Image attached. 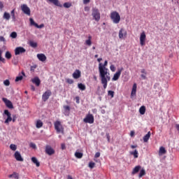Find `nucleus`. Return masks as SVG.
Instances as JSON below:
<instances>
[{"instance_id":"1","label":"nucleus","mask_w":179,"mask_h":179,"mask_svg":"<svg viewBox=\"0 0 179 179\" xmlns=\"http://www.w3.org/2000/svg\"><path fill=\"white\" fill-rule=\"evenodd\" d=\"M108 64V62L106 60L103 64L101 63L99 64V78H101V83L103 85V89H107V83L111 80L108 69L106 67Z\"/></svg>"},{"instance_id":"2","label":"nucleus","mask_w":179,"mask_h":179,"mask_svg":"<svg viewBox=\"0 0 179 179\" xmlns=\"http://www.w3.org/2000/svg\"><path fill=\"white\" fill-rule=\"evenodd\" d=\"M4 114L5 115L7 116V118L4 121V124H6V125H9V123L11 121H13V122H15L16 119L17 118V117H16V115H13V118H12V114H10V111L8 110H4Z\"/></svg>"},{"instance_id":"3","label":"nucleus","mask_w":179,"mask_h":179,"mask_svg":"<svg viewBox=\"0 0 179 179\" xmlns=\"http://www.w3.org/2000/svg\"><path fill=\"white\" fill-rule=\"evenodd\" d=\"M110 19L115 24H118L121 20V16L117 11H113L110 13Z\"/></svg>"},{"instance_id":"4","label":"nucleus","mask_w":179,"mask_h":179,"mask_svg":"<svg viewBox=\"0 0 179 179\" xmlns=\"http://www.w3.org/2000/svg\"><path fill=\"white\" fill-rule=\"evenodd\" d=\"M92 12V16L93 17L94 20H95L96 22H99L101 17L99 8H93Z\"/></svg>"},{"instance_id":"5","label":"nucleus","mask_w":179,"mask_h":179,"mask_svg":"<svg viewBox=\"0 0 179 179\" xmlns=\"http://www.w3.org/2000/svg\"><path fill=\"white\" fill-rule=\"evenodd\" d=\"M83 122H85V124H93V122H94V117L93 115L88 113L85 118L83 119Z\"/></svg>"},{"instance_id":"6","label":"nucleus","mask_w":179,"mask_h":179,"mask_svg":"<svg viewBox=\"0 0 179 179\" xmlns=\"http://www.w3.org/2000/svg\"><path fill=\"white\" fill-rule=\"evenodd\" d=\"M55 129L59 134L64 131V129H62V124H61V122L59 121H56L55 122Z\"/></svg>"},{"instance_id":"7","label":"nucleus","mask_w":179,"mask_h":179,"mask_svg":"<svg viewBox=\"0 0 179 179\" xmlns=\"http://www.w3.org/2000/svg\"><path fill=\"white\" fill-rule=\"evenodd\" d=\"M124 71V67H121L117 69V71L114 74L112 80H118L120 79V76H121V72Z\"/></svg>"},{"instance_id":"8","label":"nucleus","mask_w":179,"mask_h":179,"mask_svg":"<svg viewBox=\"0 0 179 179\" xmlns=\"http://www.w3.org/2000/svg\"><path fill=\"white\" fill-rule=\"evenodd\" d=\"M145 41H146V34L145 33V31H143L140 36V44L141 47H143V45H145Z\"/></svg>"},{"instance_id":"9","label":"nucleus","mask_w":179,"mask_h":179,"mask_svg":"<svg viewBox=\"0 0 179 179\" xmlns=\"http://www.w3.org/2000/svg\"><path fill=\"white\" fill-rule=\"evenodd\" d=\"M51 94H52V92L50 90L45 92L42 95L43 101H47L48 99H50V96H51Z\"/></svg>"},{"instance_id":"10","label":"nucleus","mask_w":179,"mask_h":179,"mask_svg":"<svg viewBox=\"0 0 179 179\" xmlns=\"http://www.w3.org/2000/svg\"><path fill=\"white\" fill-rule=\"evenodd\" d=\"M21 9L25 15L30 16V8H29V6H27L26 4H22L21 6Z\"/></svg>"},{"instance_id":"11","label":"nucleus","mask_w":179,"mask_h":179,"mask_svg":"<svg viewBox=\"0 0 179 179\" xmlns=\"http://www.w3.org/2000/svg\"><path fill=\"white\" fill-rule=\"evenodd\" d=\"M26 52V49L23 47H17L15 49V55H20V54H24Z\"/></svg>"},{"instance_id":"12","label":"nucleus","mask_w":179,"mask_h":179,"mask_svg":"<svg viewBox=\"0 0 179 179\" xmlns=\"http://www.w3.org/2000/svg\"><path fill=\"white\" fill-rule=\"evenodd\" d=\"M45 152L49 156H52V155H54V153H55V150H54L50 145L45 146Z\"/></svg>"},{"instance_id":"13","label":"nucleus","mask_w":179,"mask_h":179,"mask_svg":"<svg viewBox=\"0 0 179 179\" xmlns=\"http://www.w3.org/2000/svg\"><path fill=\"white\" fill-rule=\"evenodd\" d=\"M3 101L5 103L8 108H13V103H12V101H10L6 98H3Z\"/></svg>"},{"instance_id":"14","label":"nucleus","mask_w":179,"mask_h":179,"mask_svg":"<svg viewBox=\"0 0 179 179\" xmlns=\"http://www.w3.org/2000/svg\"><path fill=\"white\" fill-rule=\"evenodd\" d=\"M127 37V31L124 29H120L119 31V38L122 39Z\"/></svg>"},{"instance_id":"15","label":"nucleus","mask_w":179,"mask_h":179,"mask_svg":"<svg viewBox=\"0 0 179 179\" xmlns=\"http://www.w3.org/2000/svg\"><path fill=\"white\" fill-rule=\"evenodd\" d=\"M15 159L17 162H23V157H22V155H20V152L19 151H16L14 154Z\"/></svg>"},{"instance_id":"16","label":"nucleus","mask_w":179,"mask_h":179,"mask_svg":"<svg viewBox=\"0 0 179 179\" xmlns=\"http://www.w3.org/2000/svg\"><path fill=\"white\" fill-rule=\"evenodd\" d=\"M48 2H50V3H53L55 6H59V8H62V4L59 2V0H47Z\"/></svg>"},{"instance_id":"17","label":"nucleus","mask_w":179,"mask_h":179,"mask_svg":"<svg viewBox=\"0 0 179 179\" xmlns=\"http://www.w3.org/2000/svg\"><path fill=\"white\" fill-rule=\"evenodd\" d=\"M37 58H38V59H39V61H41V62H44L47 59V57L45 56V55H44L43 53L38 54L37 55Z\"/></svg>"},{"instance_id":"18","label":"nucleus","mask_w":179,"mask_h":179,"mask_svg":"<svg viewBox=\"0 0 179 179\" xmlns=\"http://www.w3.org/2000/svg\"><path fill=\"white\" fill-rule=\"evenodd\" d=\"M81 76V73L79 70L76 69L74 73H73V78L74 79H79Z\"/></svg>"},{"instance_id":"19","label":"nucleus","mask_w":179,"mask_h":179,"mask_svg":"<svg viewBox=\"0 0 179 179\" xmlns=\"http://www.w3.org/2000/svg\"><path fill=\"white\" fill-rule=\"evenodd\" d=\"M32 83L36 84V86H40V83H41V80L38 77H35L31 80Z\"/></svg>"},{"instance_id":"20","label":"nucleus","mask_w":179,"mask_h":179,"mask_svg":"<svg viewBox=\"0 0 179 179\" xmlns=\"http://www.w3.org/2000/svg\"><path fill=\"white\" fill-rule=\"evenodd\" d=\"M141 169H142V166H141V165L135 166L132 171V174H137V173H139Z\"/></svg>"},{"instance_id":"21","label":"nucleus","mask_w":179,"mask_h":179,"mask_svg":"<svg viewBox=\"0 0 179 179\" xmlns=\"http://www.w3.org/2000/svg\"><path fill=\"white\" fill-rule=\"evenodd\" d=\"M134 96H136V84L134 83L132 87L131 97H134Z\"/></svg>"},{"instance_id":"22","label":"nucleus","mask_w":179,"mask_h":179,"mask_svg":"<svg viewBox=\"0 0 179 179\" xmlns=\"http://www.w3.org/2000/svg\"><path fill=\"white\" fill-rule=\"evenodd\" d=\"M31 162L34 163V164H36V167H40V162L36 157H31Z\"/></svg>"},{"instance_id":"23","label":"nucleus","mask_w":179,"mask_h":179,"mask_svg":"<svg viewBox=\"0 0 179 179\" xmlns=\"http://www.w3.org/2000/svg\"><path fill=\"white\" fill-rule=\"evenodd\" d=\"M8 178H15L19 179V173L13 172V174L8 176Z\"/></svg>"},{"instance_id":"24","label":"nucleus","mask_w":179,"mask_h":179,"mask_svg":"<svg viewBox=\"0 0 179 179\" xmlns=\"http://www.w3.org/2000/svg\"><path fill=\"white\" fill-rule=\"evenodd\" d=\"M143 176H146V171H145V169H141L140 173L138 174L139 178H141V177H143Z\"/></svg>"},{"instance_id":"25","label":"nucleus","mask_w":179,"mask_h":179,"mask_svg":"<svg viewBox=\"0 0 179 179\" xmlns=\"http://www.w3.org/2000/svg\"><path fill=\"white\" fill-rule=\"evenodd\" d=\"M150 131H148V134L143 138V142H148V141H149V138H150Z\"/></svg>"},{"instance_id":"26","label":"nucleus","mask_w":179,"mask_h":179,"mask_svg":"<svg viewBox=\"0 0 179 179\" xmlns=\"http://www.w3.org/2000/svg\"><path fill=\"white\" fill-rule=\"evenodd\" d=\"M139 113L141 115H143L145 114V113H146V108L145 106H141L139 108Z\"/></svg>"},{"instance_id":"27","label":"nucleus","mask_w":179,"mask_h":179,"mask_svg":"<svg viewBox=\"0 0 179 179\" xmlns=\"http://www.w3.org/2000/svg\"><path fill=\"white\" fill-rule=\"evenodd\" d=\"M130 155H133L134 159H138V150H135L134 151H131L130 152Z\"/></svg>"},{"instance_id":"28","label":"nucleus","mask_w":179,"mask_h":179,"mask_svg":"<svg viewBox=\"0 0 179 179\" xmlns=\"http://www.w3.org/2000/svg\"><path fill=\"white\" fill-rule=\"evenodd\" d=\"M64 111H65V115H69V111H71V107H69V106H64Z\"/></svg>"},{"instance_id":"29","label":"nucleus","mask_w":179,"mask_h":179,"mask_svg":"<svg viewBox=\"0 0 179 179\" xmlns=\"http://www.w3.org/2000/svg\"><path fill=\"white\" fill-rule=\"evenodd\" d=\"M78 87L80 89V90H86V85L83 83H78Z\"/></svg>"},{"instance_id":"30","label":"nucleus","mask_w":179,"mask_h":179,"mask_svg":"<svg viewBox=\"0 0 179 179\" xmlns=\"http://www.w3.org/2000/svg\"><path fill=\"white\" fill-rule=\"evenodd\" d=\"M75 156H76V157H77V159H82V157H83V153L79 152H76Z\"/></svg>"},{"instance_id":"31","label":"nucleus","mask_w":179,"mask_h":179,"mask_svg":"<svg viewBox=\"0 0 179 179\" xmlns=\"http://www.w3.org/2000/svg\"><path fill=\"white\" fill-rule=\"evenodd\" d=\"M3 17V19H6V20H9V19H10V14H9V13L5 12Z\"/></svg>"},{"instance_id":"32","label":"nucleus","mask_w":179,"mask_h":179,"mask_svg":"<svg viewBox=\"0 0 179 179\" xmlns=\"http://www.w3.org/2000/svg\"><path fill=\"white\" fill-rule=\"evenodd\" d=\"M85 44L89 46L92 45V36H88V39L85 41Z\"/></svg>"},{"instance_id":"33","label":"nucleus","mask_w":179,"mask_h":179,"mask_svg":"<svg viewBox=\"0 0 179 179\" xmlns=\"http://www.w3.org/2000/svg\"><path fill=\"white\" fill-rule=\"evenodd\" d=\"M36 128H41L43 127V122L40 120L36 121Z\"/></svg>"},{"instance_id":"34","label":"nucleus","mask_w":179,"mask_h":179,"mask_svg":"<svg viewBox=\"0 0 179 179\" xmlns=\"http://www.w3.org/2000/svg\"><path fill=\"white\" fill-rule=\"evenodd\" d=\"M5 57L6 59H10V58H12V54H10V52L7 51L6 52Z\"/></svg>"},{"instance_id":"35","label":"nucleus","mask_w":179,"mask_h":179,"mask_svg":"<svg viewBox=\"0 0 179 179\" xmlns=\"http://www.w3.org/2000/svg\"><path fill=\"white\" fill-rule=\"evenodd\" d=\"M166 148L164 147H160L159 148V154L160 155H166Z\"/></svg>"},{"instance_id":"36","label":"nucleus","mask_w":179,"mask_h":179,"mask_svg":"<svg viewBox=\"0 0 179 179\" xmlns=\"http://www.w3.org/2000/svg\"><path fill=\"white\" fill-rule=\"evenodd\" d=\"M10 15H11V17L13 19V22H16V17L15 16V9H13L11 12H10Z\"/></svg>"},{"instance_id":"37","label":"nucleus","mask_w":179,"mask_h":179,"mask_svg":"<svg viewBox=\"0 0 179 179\" xmlns=\"http://www.w3.org/2000/svg\"><path fill=\"white\" fill-rule=\"evenodd\" d=\"M2 50L0 49V62H3V64H5V58L2 57Z\"/></svg>"},{"instance_id":"38","label":"nucleus","mask_w":179,"mask_h":179,"mask_svg":"<svg viewBox=\"0 0 179 179\" xmlns=\"http://www.w3.org/2000/svg\"><path fill=\"white\" fill-rule=\"evenodd\" d=\"M64 8H71V6H72V3H69V2H66L63 4Z\"/></svg>"},{"instance_id":"39","label":"nucleus","mask_w":179,"mask_h":179,"mask_svg":"<svg viewBox=\"0 0 179 179\" xmlns=\"http://www.w3.org/2000/svg\"><path fill=\"white\" fill-rule=\"evenodd\" d=\"M29 22H30V25L31 26H35V27H36L37 23H36L34 22V20H33V18H29Z\"/></svg>"},{"instance_id":"40","label":"nucleus","mask_w":179,"mask_h":179,"mask_svg":"<svg viewBox=\"0 0 179 179\" xmlns=\"http://www.w3.org/2000/svg\"><path fill=\"white\" fill-rule=\"evenodd\" d=\"M29 45L31 47H33V48H36V47H37V43L33 42V41H30L29 42Z\"/></svg>"},{"instance_id":"41","label":"nucleus","mask_w":179,"mask_h":179,"mask_svg":"<svg viewBox=\"0 0 179 179\" xmlns=\"http://www.w3.org/2000/svg\"><path fill=\"white\" fill-rule=\"evenodd\" d=\"M10 149H11V150L15 151L17 149V146H16V145H15V144H10Z\"/></svg>"},{"instance_id":"42","label":"nucleus","mask_w":179,"mask_h":179,"mask_svg":"<svg viewBox=\"0 0 179 179\" xmlns=\"http://www.w3.org/2000/svg\"><path fill=\"white\" fill-rule=\"evenodd\" d=\"M22 80H23V76H19L16 77L15 82H19Z\"/></svg>"},{"instance_id":"43","label":"nucleus","mask_w":179,"mask_h":179,"mask_svg":"<svg viewBox=\"0 0 179 179\" xmlns=\"http://www.w3.org/2000/svg\"><path fill=\"white\" fill-rule=\"evenodd\" d=\"M10 36L12 38H16L17 37V34L16 32H12Z\"/></svg>"},{"instance_id":"44","label":"nucleus","mask_w":179,"mask_h":179,"mask_svg":"<svg viewBox=\"0 0 179 179\" xmlns=\"http://www.w3.org/2000/svg\"><path fill=\"white\" fill-rule=\"evenodd\" d=\"M96 164L93 162H91L89 163V167L90 169H94Z\"/></svg>"},{"instance_id":"45","label":"nucleus","mask_w":179,"mask_h":179,"mask_svg":"<svg viewBox=\"0 0 179 179\" xmlns=\"http://www.w3.org/2000/svg\"><path fill=\"white\" fill-rule=\"evenodd\" d=\"M108 95L110 96L112 98L114 97V91L109 90L108 92Z\"/></svg>"},{"instance_id":"46","label":"nucleus","mask_w":179,"mask_h":179,"mask_svg":"<svg viewBox=\"0 0 179 179\" xmlns=\"http://www.w3.org/2000/svg\"><path fill=\"white\" fill-rule=\"evenodd\" d=\"M3 85L5 86H9V85H10V82L9 81V80H6L3 81Z\"/></svg>"},{"instance_id":"47","label":"nucleus","mask_w":179,"mask_h":179,"mask_svg":"<svg viewBox=\"0 0 179 179\" xmlns=\"http://www.w3.org/2000/svg\"><path fill=\"white\" fill-rule=\"evenodd\" d=\"M110 71H112V72H115V66H114V64H111L110 66Z\"/></svg>"},{"instance_id":"48","label":"nucleus","mask_w":179,"mask_h":179,"mask_svg":"<svg viewBox=\"0 0 179 179\" xmlns=\"http://www.w3.org/2000/svg\"><path fill=\"white\" fill-rule=\"evenodd\" d=\"M66 82H67V83H69V85H72V83H73V80L70 79V78H67L66 80Z\"/></svg>"},{"instance_id":"49","label":"nucleus","mask_w":179,"mask_h":179,"mask_svg":"<svg viewBox=\"0 0 179 179\" xmlns=\"http://www.w3.org/2000/svg\"><path fill=\"white\" fill-rule=\"evenodd\" d=\"M36 27L37 29H43V27H44V24H40V25H38V24H36Z\"/></svg>"},{"instance_id":"50","label":"nucleus","mask_w":179,"mask_h":179,"mask_svg":"<svg viewBox=\"0 0 179 179\" xmlns=\"http://www.w3.org/2000/svg\"><path fill=\"white\" fill-rule=\"evenodd\" d=\"M29 146L30 148H32V149H36V148H37L36 145L34 144V143H31L29 144Z\"/></svg>"},{"instance_id":"51","label":"nucleus","mask_w":179,"mask_h":179,"mask_svg":"<svg viewBox=\"0 0 179 179\" xmlns=\"http://www.w3.org/2000/svg\"><path fill=\"white\" fill-rule=\"evenodd\" d=\"M61 149L62 150H65L66 149V146L65 145V143H62Z\"/></svg>"},{"instance_id":"52","label":"nucleus","mask_w":179,"mask_h":179,"mask_svg":"<svg viewBox=\"0 0 179 179\" xmlns=\"http://www.w3.org/2000/svg\"><path fill=\"white\" fill-rule=\"evenodd\" d=\"M94 157L96 158V159H97L98 157H100V152H96V154H95V155H94Z\"/></svg>"},{"instance_id":"53","label":"nucleus","mask_w":179,"mask_h":179,"mask_svg":"<svg viewBox=\"0 0 179 179\" xmlns=\"http://www.w3.org/2000/svg\"><path fill=\"white\" fill-rule=\"evenodd\" d=\"M0 9L2 10L3 9V2L0 1Z\"/></svg>"},{"instance_id":"54","label":"nucleus","mask_w":179,"mask_h":179,"mask_svg":"<svg viewBox=\"0 0 179 179\" xmlns=\"http://www.w3.org/2000/svg\"><path fill=\"white\" fill-rule=\"evenodd\" d=\"M76 100L77 104H79V103H80V98H79V96H76Z\"/></svg>"},{"instance_id":"55","label":"nucleus","mask_w":179,"mask_h":179,"mask_svg":"<svg viewBox=\"0 0 179 179\" xmlns=\"http://www.w3.org/2000/svg\"><path fill=\"white\" fill-rule=\"evenodd\" d=\"M106 138H107L108 142H110V134L108 133L106 134Z\"/></svg>"},{"instance_id":"56","label":"nucleus","mask_w":179,"mask_h":179,"mask_svg":"<svg viewBox=\"0 0 179 179\" xmlns=\"http://www.w3.org/2000/svg\"><path fill=\"white\" fill-rule=\"evenodd\" d=\"M89 2H90V0H83V3H84L85 5L89 3Z\"/></svg>"},{"instance_id":"57","label":"nucleus","mask_w":179,"mask_h":179,"mask_svg":"<svg viewBox=\"0 0 179 179\" xmlns=\"http://www.w3.org/2000/svg\"><path fill=\"white\" fill-rule=\"evenodd\" d=\"M141 73L145 74V75H146V73H147L146 70H145V69H141Z\"/></svg>"},{"instance_id":"58","label":"nucleus","mask_w":179,"mask_h":179,"mask_svg":"<svg viewBox=\"0 0 179 179\" xmlns=\"http://www.w3.org/2000/svg\"><path fill=\"white\" fill-rule=\"evenodd\" d=\"M141 77L142 78V79L145 80L146 79V74H141Z\"/></svg>"},{"instance_id":"59","label":"nucleus","mask_w":179,"mask_h":179,"mask_svg":"<svg viewBox=\"0 0 179 179\" xmlns=\"http://www.w3.org/2000/svg\"><path fill=\"white\" fill-rule=\"evenodd\" d=\"M0 41H5V38L3 36H0Z\"/></svg>"},{"instance_id":"60","label":"nucleus","mask_w":179,"mask_h":179,"mask_svg":"<svg viewBox=\"0 0 179 179\" xmlns=\"http://www.w3.org/2000/svg\"><path fill=\"white\" fill-rule=\"evenodd\" d=\"M131 149H135L136 148H138L137 145H131Z\"/></svg>"},{"instance_id":"61","label":"nucleus","mask_w":179,"mask_h":179,"mask_svg":"<svg viewBox=\"0 0 179 179\" xmlns=\"http://www.w3.org/2000/svg\"><path fill=\"white\" fill-rule=\"evenodd\" d=\"M31 90H33V92H34V90H36V87H34V85H31Z\"/></svg>"},{"instance_id":"62","label":"nucleus","mask_w":179,"mask_h":179,"mask_svg":"<svg viewBox=\"0 0 179 179\" xmlns=\"http://www.w3.org/2000/svg\"><path fill=\"white\" fill-rule=\"evenodd\" d=\"M130 135L131 136H134L135 135V132L134 131H131Z\"/></svg>"},{"instance_id":"63","label":"nucleus","mask_w":179,"mask_h":179,"mask_svg":"<svg viewBox=\"0 0 179 179\" xmlns=\"http://www.w3.org/2000/svg\"><path fill=\"white\" fill-rule=\"evenodd\" d=\"M13 64L14 65H17V62H16V60H13Z\"/></svg>"},{"instance_id":"64","label":"nucleus","mask_w":179,"mask_h":179,"mask_svg":"<svg viewBox=\"0 0 179 179\" xmlns=\"http://www.w3.org/2000/svg\"><path fill=\"white\" fill-rule=\"evenodd\" d=\"M36 69V66H31V71H34Z\"/></svg>"}]
</instances>
